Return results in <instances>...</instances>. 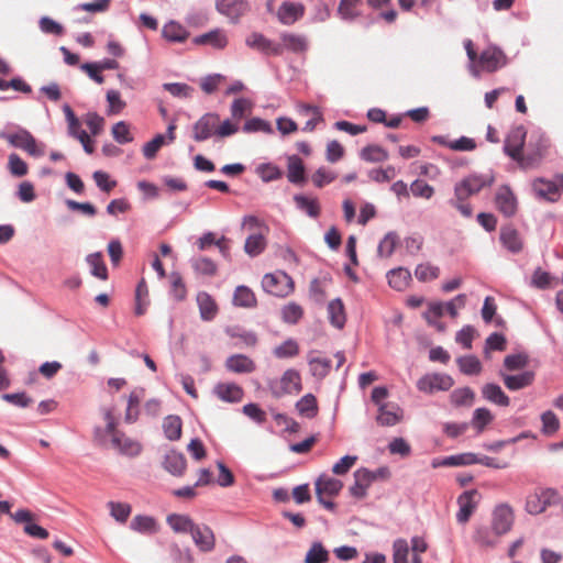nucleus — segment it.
I'll use <instances>...</instances> for the list:
<instances>
[{
	"instance_id": "39",
	"label": "nucleus",
	"mask_w": 563,
	"mask_h": 563,
	"mask_svg": "<svg viewBox=\"0 0 563 563\" xmlns=\"http://www.w3.org/2000/svg\"><path fill=\"white\" fill-rule=\"evenodd\" d=\"M533 190L539 197L551 201H554L558 196V185L555 181H549L541 178L534 180Z\"/></svg>"
},
{
	"instance_id": "31",
	"label": "nucleus",
	"mask_w": 563,
	"mask_h": 563,
	"mask_svg": "<svg viewBox=\"0 0 563 563\" xmlns=\"http://www.w3.org/2000/svg\"><path fill=\"white\" fill-rule=\"evenodd\" d=\"M328 314L333 327L342 329L345 324L346 317L344 306L341 299L336 298L329 302Z\"/></svg>"
},
{
	"instance_id": "57",
	"label": "nucleus",
	"mask_w": 563,
	"mask_h": 563,
	"mask_svg": "<svg viewBox=\"0 0 563 563\" xmlns=\"http://www.w3.org/2000/svg\"><path fill=\"white\" fill-rule=\"evenodd\" d=\"M362 2V0H341L338 12L344 20H354L358 14L355 8Z\"/></svg>"
},
{
	"instance_id": "17",
	"label": "nucleus",
	"mask_w": 563,
	"mask_h": 563,
	"mask_svg": "<svg viewBox=\"0 0 563 563\" xmlns=\"http://www.w3.org/2000/svg\"><path fill=\"white\" fill-rule=\"evenodd\" d=\"M213 394L222 401L236 404L242 400L244 391L235 383H219L214 386Z\"/></svg>"
},
{
	"instance_id": "8",
	"label": "nucleus",
	"mask_w": 563,
	"mask_h": 563,
	"mask_svg": "<svg viewBox=\"0 0 563 563\" xmlns=\"http://www.w3.org/2000/svg\"><path fill=\"white\" fill-rule=\"evenodd\" d=\"M514 510L507 504L498 505L493 511L492 528L497 537L509 532L514 526Z\"/></svg>"
},
{
	"instance_id": "2",
	"label": "nucleus",
	"mask_w": 563,
	"mask_h": 563,
	"mask_svg": "<svg viewBox=\"0 0 563 563\" xmlns=\"http://www.w3.org/2000/svg\"><path fill=\"white\" fill-rule=\"evenodd\" d=\"M550 146V139L545 134L533 132L530 135L525 157L521 158V168L530 169L539 166L542 159L548 155Z\"/></svg>"
},
{
	"instance_id": "48",
	"label": "nucleus",
	"mask_w": 563,
	"mask_h": 563,
	"mask_svg": "<svg viewBox=\"0 0 563 563\" xmlns=\"http://www.w3.org/2000/svg\"><path fill=\"white\" fill-rule=\"evenodd\" d=\"M399 238L396 232H388L384 239L379 242L377 247V254L379 257H389L394 253Z\"/></svg>"
},
{
	"instance_id": "34",
	"label": "nucleus",
	"mask_w": 563,
	"mask_h": 563,
	"mask_svg": "<svg viewBox=\"0 0 563 563\" xmlns=\"http://www.w3.org/2000/svg\"><path fill=\"white\" fill-rule=\"evenodd\" d=\"M296 206L301 211L306 212L310 218H318L320 216V205L317 198H309L303 195H296L294 197Z\"/></svg>"
},
{
	"instance_id": "15",
	"label": "nucleus",
	"mask_w": 563,
	"mask_h": 563,
	"mask_svg": "<svg viewBox=\"0 0 563 563\" xmlns=\"http://www.w3.org/2000/svg\"><path fill=\"white\" fill-rule=\"evenodd\" d=\"M245 43L249 47L266 55L279 56L283 54V46L268 40L262 33H251L246 37Z\"/></svg>"
},
{
	"instance_id": "50",
	"label": "nucleus",
	"mask_w": 563,
	"mask_h": 563,
	"mask_svg": "<svg viewBox=\"0 0 563 563\" xmlns=\"http://www.w3.org/2000/svg\"><path fill=\"white\" fill-rule=\"evenodd\" d=\"M439 275L440 268L430 263L419 264L415 269L416 278L422 283L437 279Z\"/></svg>"
},
{
	"instance_id": "10",
	"label": "nucleus",
	"mask_w": 563,
	"mask_h": 563,
	"mask_svg": "<svg viewBox=\"0 0 563 563\" xmlns=\"http://www.w3.org/2000/svg\"><path fill=\"white\" fill-rule=\"evenodd\" d=\"M454 385V380L446 374H427L417 382V388L420 391L432 394L438 390H449Z\"/></svg>"
},
{
	"instance_id": "62",
	"label": "nucleus",
	"mask_w": 563,
	"mask_h": 563,
	"mask_svg": "<svg viewBox=\"0 0 563 563\" xmlns=\"http://www.w3.org/2000/svg\"><path fill=\"white\" fill-rule=\"evenodd\" d=\"M257 174L265 183L273 181L282 177L280 169L272 164H261L257 167Z\"/></svg>"
},
{
	"instance_id": "44",
	"label": "nucleus",
	"mask_w": 563,
	"mask_h": 563,
	"mask_svg": "<svg viewBox=\"0 0 563 563\" xmlns=\"http://www.w3.org/2000/svg\"><path fill=\"white\" fill-rule=\"evenodd\" d=\"M167 522L175 532H190L195 526L188 516L177 514L169 515Z\"/></svg>"
},
{
	"instance_id": "6",
	"label": "nucleus",
	"mask_w": 563,
	"mask_h": 563,
	"mask_svg": "<svg viewBox=\"0 0 563 563\" xmlns=\"http://www.w3.org/2000/svg\"><path fill=\"white\" fill-rule=\"evenodd\" d=\"M527 131L522 125L512 128L505 139L504 151L518 163L521 168V158L525 157L522 152L526 142Z\"/></svg>"
},
{
	"instance_id": "24",
	"label": "nucleus",
	"mask_w": 563,
	"mask_h": 563,
	"mask_svg": "<svg viewBox=\"0 0 563 563\" xmlns=\"http://www.w3.org/2000/svg\"><path fill=\"white\" fill-rule=\"evenodd\" d=\"M187 462L183 453L170 451L165 455L164 467L174 476H183L186 471Z\"/></svg>"
},
{
	"instance_id": "21",
	"label": "nucleus",
	"mask_w": 563,
	"mask_h": 563,
	"mask_svg": "<svg viewBox=\"0 0 563 563\" xmlns=\"http://www.w3.org/2000/svg\"><path fill=\"white\" fill-rule=\"evenodd\" d=\"M190 533L194 542L201 551L208 552L214 548V536L209 527L195 525Z\"/></svg>"
},
{
	"instance_id": "33",
	"label": "nucleus",
	"mask_w": 563,
	"mask_h": 563,
	"mask_svg": "<svg viewBox=\"0 0 563 563\" xmlns=\"http://www.w3.org/2000/svg\"><path fill=\"white\" fill-rule=\"evenodd\" d=\"M498 538L493 528L478 527L476 528L473 540L481 548H494L498 543Z\"/></svg>"
},
{
	"instance_id": "43",
	"label": "nucleus",
	"mask_w": 563,
	"mask_h": 563,
	"mask_svg": "<svg viewBox=\"0 0 563 563\" xmlns=\"http://www.w3.org/2000/svg\"><path fill=\"white\" fill-rule=\"evenodd\" d=\"M107 507L110 516L119 523H125L132 511V507L126 503L109 501Z\"/></svg>"
},
{
	"instance_id": "53",
	"label": "nucleus",
	"mask_w": 563,
	"mask_h": 563,
	"mask_svg": "<svg viewBox=\"0 0 563 563\" xmlns=\"http://www.w3.org/2000/svg\"><path fill=\"white\" fill-rule=\"evenodd\" d=\"M299 353V346L292 339L284 341L274 350V355L278 358L294 357Z\"/></svg>"
},
{
	"instance_id": "3",
	"label": "nucleus",
	"mask_w": 563,
	"mask_h": 563,
	"mask_svg": "<svg viewBox=\"0 0 563 563\" xmlns=\"http://www.w3.org/2000/svg\"><path fill=\"white\" fill-rule=\"evenodd\" d=\"M262 287L271 295L286 297L294 291V280L287 273L276 271L264 275Z\"/></svg>"
},
{
	"instance_id": "51",
	"label": "nucleus",
	"mask_w": 563,
	"mask_h": 563,
	"mask_svg": "<svg viewBox=\"0 0 563 563\" xmlns=\"http://www.w3.org/2000/svg\"><path fill=\"white\" fill-rule=\"evenodd\" d=\"M541 422H542V433L550 437L553 435L560 428V421L556 415L551 411H544L541 415Z\"/></svg>"
},
{
	"instance_id": "47",
	"label": "nucleus",
	"mask_w": 563,
	"mask_h": 563,
	"mask_svg": "<svg viewBox=\"0 0 563 563\" xmlns=\"http://www.w3.org/2000/svg\"><path fill=\"white\" fill-rule=\"evenodd\" d=\"M460 371L465 375H476L482 371L479 360L474 355L461 356L457 358Z\"/></svg>"
},
{
	"instance_id": "37",
	"label": "nucleus",
	"mask_w": 563,
	"mask_h": 563,
	"mask_svg": "<svg viewBox=\"0 0 563 563\" xmlns=\"http://www.w3.org/2000/svg\"><path fill=\"white\" fill-rule=\"evenodd\" d=\"M296 409L298 412L307 418H314L318 415L317 399L312 394H307L301 397L297 404Z\"/></svg>"
},
{
	"instance_id": "63",
	"label": "nucleus",
	"mask_w": 563,
	"mask_h": 563,
	"mask_svg": "<svg viewBox=\"0 0 563 563\" xmlns=\"http://www.w3.org/2000/svg\"><path fill=\"white\" fill-rule=\"evenodd\" d=\"M251 109V102L245 98H238L231 106V115L234 121H240Z\"/></svg>"
},
{
	"instance_id": "11",
	"label": "nucleus",
	"mask_w": 563,
	"mask_h": 563,
	"mask_svg": "<svg viewBox=\"0 0 563 563\" xmlns=\"http://www.w3.org/2000/svg\"><path fill=\"white\" fill-rule=\"evenodd\" d=\"M7 140L12 146L21 148L32 156L38 157L44 154L43 146L38 145L34 136L26 130L9 134Z\"/></svg>"
},
{
	"instance_id": "40",
	"label": "nucleus",
	"mask_w": 563,
	"mask_h": 563,
	"mask_svg": "<svg viewBox=\"0 0 563 563\" xmlns=\"http://www.w3.org/2000/svg\"><path fill=\"white\" fill-rule=\"evenodd\" d=\"M433 141L438 142L442 145H445L453 151L464 152V151H473L476 148L475 141L473 139H470L466 136H461L460 139L452 141V142H446L443 136H434Z\"/></svg>"
},
{
	"instance_id": "4",
	"label": "nucleus",
	"mask_w": 563,
	"mask_h": 563,
	"mask_svg": "<svg viewBox=\"0 0 563 563\" xmlns=\"http://www.w3.org/2000/svg\"><path fill=\"white\" fill-rule=\"evenodd\" d=\"M560 501V495L554 488H539L531 493L526 500V510L530 515H540L551 505Z\"/></svg>"
},
{
	"instance_id": "14",
	"label": "nucleus",
	"mask_w": 563,
	"mask_h": 563,
	"mask_svg": "<svg viewBox=\"0 0 563 563\" xmlns=\"http://www.w3.org/2000/svg\"><path fill=\"white\" fill-rule=\"evenodd\" d=\"M506 63V56L504 52L496 47L490 46L482 52L478 58V66L482 70L493 73L498 68L503 67Z\"/></svg>"
},
{
	"instance_id": "13",
	"label": "nucleus",
	"mask_w": 563,
	"mask_h": 563,
	"mask_svg": "<svg viewBox=\"0 0 563 563\" xmlns=\"http://www.w3.org/2000/svg\"><path fill=\"white\" fill-rule=\"evenodd\" d=\"M495 205L498 211L507 218L516 213L517 198L508 185H503L497 189Z\"/></svg>"
},
{
	"instance_id": "16",
	"label": "nucleus",
	"mask_w": 563,
	"mask_h": 563,
	"mask_svg": "<svg viewBox=\"0 0 563 563\" xmlns=\"http://www.w3.org/2000/svg\"><path fill=\"white\" fill-rule=\"evenodd\" d=\"M278 44L283 46V52L287 49L294 54H305L309 49V40L303 34L283 32Z\"/></svg>"
},
{
	"instance_id": "64",
	"label": "nucleus",
	"mask_w": 563,
	"mask_h": 563,
	"mask_svg": "<svg viewBox=\"0 0 563 563\" xmlns=\"http://www.w3.org/2000/svg\"><path fill=\"white\" fill-rule=\"evenodd\" d=\"M410 190L415 197H421L424 199H430L434 194V189L432 186L419 179L415 180L411 184Z\"/></svg>"
},
{
	"instance_id": "26",
	"label": "nucleus",
	"mask_w": 563,
	"mask_h": 563,
	"mask_svg": "<svg viewBox=\"0 0 563 563\" xmlns=\"http://www.w3.org/2000/svg\"><path fill=\"white\" fill-rule=\"evenodd\" d=\"M162 36L168 42L184 43L188 38L189 32L178 22L169 21L163 26Z\"/></svg>"
},
{
	"instance_id": "58",
	"label": "nucleus",
	"mask_w": 563,
	"mask_h": 563,
	"mask_svg": "<svg viewBox=\"0 0 563 563\" xmlns=\"http://www.w3.org/2000/svg\"><path fill=\"white\" fill-rule=\"evenodd\" d=\"M493 420V415L486 408H477L474 411L472 424L474 428L482 432L484 428L489 424Z\"/></svg>"
},
{
	"instance_id": "55",
	"label": "nucleus",
	"mask_w": 563,
	"mask_h": 563,
	"mask_svg": "<svg viewBox=\"0 0 563 563\" xmlns=\"http://www.w3.org/2000/svg\"><path fill=\"white\" fill-rule=\"evenodd\" d=\"M409 547L406 540L397 539L393 544V563H408Z\"/></svg>"
},
{
	"instance_id": "60",
	"label": "nucleus",
	"mask_w": 563,
	"mask_h": 563,
	"mask_svg": "<svg viewBox=\"0 0 563 563\" xmlns=\"http://www.w3.org/2000/svg\"><path fill=\"white\" fill-rule=\"evenodd\" d=\"M9 169L13 176L22 177L27 174V164L15 153L9 155Z\"/></svg>"
},
{
	"instance_id": "9",
	"label": "nucleus",
	"mask_w": 563,
	"mask_h": 563,
	"mask_svg": "<svg viewBox=\"0 0 563 563\" xmlns=\"http://www.w3.org/2000/svg\"><path fill=\"white\" fill-rule=\"evenodd\" d=\"M218 123L219 114L213 112L203 114L192 126V139L196 142H203L211 136L217 137Z\"/></svg>"
},
{
	"instance_id": "22",
	"label": "nucleus",
	"mask_w": 563,
	"mask_h": 563,
	"mask_svg": "<svg viewBox=\"0 0 563 563\" xmlns=\"http://www.w3.org/2000/svg\"><path fill=\"white\" fill-rule=\"evenodd\" d=\"M196 45H210L213 48H224L228 44V37L224 31L214 29L208 33L198 35L194 38Z\"/></svg>"
},
{
	"instance_id": "36",
	"label": "nucleus",
	"mask_w": 563,
	"mask_h": 563,
	"mask_svg": "<svg viewBox=\"0 0 563 563\" xmlns=\"http://www.w3.org/2000/svg\"><path fill=\"white\" fill-rule=\"evenodd\" d=\"M181 419L178 416H167L163 421L165 437L170 441L179 440L181 437Z\"/></svg>"
},
{
	"instance_id": "56",
	"label": "nucleus",
	"mask_w": 563,
	"mask_h": 563,
	"mask_svg": "<svg viewBox=\"0 0 563 563\" xmlns=\"http://www.w3.org/2000/svg\"><path fill=\"white\" fill-rule=\"evenodd\" d=\"M163 88L177 98H190L194 91L189 85L183 82H167Z\"/></svg>"
},
{
	"instance_id": "41",
	"label": "nucleus",
	"mask_w": 563,
	"mask_h": 563,
	"mask_svg": "<svg viewBox=\"0 0 563 563\" xmlns=\"http://www.w3.org/2000/svg\"><path fill=\"white\" fill-rule=\"evenodd\" d=\"M197 301L199 305L201 318L203 320L213 319L217 312V306L211 296L207 292H199L197 296Z\"/></svg>"
},
{
	"instance_id": "52",
	"label": "nucleus",
	"mask_w": 563,
	"mask_h": 563,
	"mask_svg": "<svg viewBox=\"0 0 563 563\" xmlns=\"http://www.w3.org/2000/svg\"><path fill=\"white\" fill-rule=\"evenodd\" d=\"M192 268L197 274L213 276L217 273V265L208 257H198L191 261Z\"/></svg>"
},
{
	"instance_id": "32",
	"label": "nucleus",
	"mask_w": 563,
	"mask_h": 563,
	"mask_svg": "<svg viewBox=\"0 0 563 563\" xmlns=\"http://www.w3.org/2000/svg\"><path fill=\"white\" fill-rule=\"evenodd\" d=\"M483 397L488 401H492L498 406H508L509 397L503 391L497 384H486L482 389Z\"/></svg>"
},
{
	"instance_id": "27",
	"label": "nucleus",
	"mask_w": 563,
	"mask_h": 563,
	"mask_svg": "<svg viewBox=\"0 0 563 563\" xmlns=\"http://www.w3.org/2000/svg\"><path fill=\"white\" fill-rule=\"evenodd\" d=\"M266 239L265 234L262 230L258 232L251 233L244 243V251L245 253L251 256L255 257L264 252L266 249Z\"/></svg>"
},
{
	"instance_id": "45",
	"label": "nucleus",
	"mask_w": 563,
	"mask_h": 563,
	"mask_svg": "<svg viewBox=\"0 0 563 563\" xmlns=\"http://www.w3.org/2000/svg\"><path fill=\"white\" fill-rule=\"evenodd\" d=\"M309 367L312 376L322 379L331 369V360L324 357H310Z\"/></svg>"
},
{
	"instance_id": "20",
	"label": "nucleus",
	"mask_w": 563,
	"mask_h": 563,
	"mask_svg": "<svg viewBox=\"0 0 563 563\" xmlns=\"http://www.w3.org/2000/svg\"><path fill=\"white\" fill-rule=\"evenodd\" d=\"M225 368L236 374H250L256 369L255 362L244 354H234L227 358Z\"/></svg>"
},
{
	"instance_id": "59",
	"label": "nucleus",
	"mask_w": 563,
	"mask_h": 563,
	"mask_svg": "<svg viewBox=\"0 0 563 563\" xmlns=\"http://www.w3.org/2000/svg\"><path fill=\"white\" fill-rule=\"evenodd\" d=\"M335 178L336 174L324 167L318 168L311 177L312 183L318 188H322L323 186L332 183Z\"/></svg>"
},
{
	"instance_id": "29",
	"label": "nucleus",
	"mask_w": 563,
	"mask_h": 563,
	"mask_svg": "<svg viewBox=\"0 0 563 563\" xmlns=\"http://www.w3.org/2000/svg\"><path fill=\"white\" fill-rule=\"evenodd\" d=\"M343 484L336 478L321 475L316 481V495L324 494L327 496H334L340 493Z\"/></svg>"
},
{
	"instance_id": "49",
	"label": "nucleus",
	"mask_w": 563,
	"mask_h": 563,
	"mask_svg": "<svg viewBox=\"0 0 563 563\" xmlns=\"http://www.w3.org/2000/svg\"><path fill=\"white\" fill-rule=\"evenodd\" d=\"M303 316V309L296 302H289L282 309V319L289 324H296Z\"/></svg>"
},
{
	"instance_id": "61",
	"label": "nucleus",
	"mask_w": 563,
	"mask_h": 563,
	"mask_svg": "<svg viewBox=\"0 0 563 563\" xmlns=\"http://www.w3.org/2000/svg\"><path fill=\"white\" fill-rule=\"evenodd\" d=\"M451 401L455 406H463L471 404L474 399V391L468 387L457 388L451 394Z\"/></svg>"
},
{
	"instance_id": "42",
	"label": "nucleus",
	"mask_w": 563,
	"mask_h": 563,
	"mask_svg": "<svg viewBox=\"0 0 563 563\" xmlns=\"http://www.w3.org/2000/svg\"><path fill=\"white\" fill-rule=\"evenodd\" d=\"M329 551L319 541L313 542L308 550L305 563H327L329 561Z\"/></svg>"
},
{
	"instance_id": "46",
	"label": "nucleus",
	"mask_w": 563,
	"mask_h": 563,
	"mask_svg": "<svg viewBox=\"0 0 563 563\" xmlns=\"http://www.w3.org/2000/svg\"><path fill=\"white\" fill-rule=\"evenodd\" d=\"M233 302L240 307H253L256 303L253 291L246 286L236 287L233 296Z\"/></svg>"
},
{
	"instance_id": "35",
	"label": "nucleus",
	"mask_w": 563,
	"mask_h": 563,
	"mask_svg": "<svg viewBox=\"0 0 563 563\" xmlns=\"http://www.w3.org/2000/svg\"><path fill=\"white\" fill-rule=\"evenodd\" d=\"M88 265L90 266V273L95 277L107 280L108 279V268L103 261V256L100 252L89 254L86 258Z\"/></svg>"
},
{
	"instance_id": "54",
	"label": "nucleus",
	"mask_w": 563,
	"mask_h": 563,
	"mask_svg": "<svg viewBox=\"0 0 563 563\" xmlns=\"http://www.w3.org/2000/svg\"><path fill=\"white\" fill-rule=\"evenodd\" d=\"M301 112H305L306 114L312 113L313 117L308 120L303 126V131L306 132H312L316 129V125L323 120L322 113L319 110L318 107L310 106V104H302L300 106Z\"/></svg>"
},
{
	"instance_id": "1",
	"label": "nucleus",
	"mask_w": 563,
	"mask_h": 563,
	"mask_svg": "<svg viewBox=\"0 0 563 563\" xmlns=\"http://www.w3.org/2000/svg\"><path fill=\"white\" fill-rule=\"evenodd\" d=\"M494 177L488 175H470L456 183L454 186V198L450 200V205L456 208L465 218L473 214L472 206L467 199L478 194L483 188L493 184Z\"/></svg>"
},
{
	"instance_id": "5",
	"label": "nucleus",
	"mask_w": 563,
	"mask_h": 563,
	"mask_svg": "<svg viewBox=\"0 0 563 563\" xmlns=\"http://www.w3.org/2000/svg\"><path fill=\"white\" fill-rule=\"evenodd\" d=\"M268 387L275 398L298 394L301 390V378L296 369L290 368L279 379L271 380Z\"/></svg>"
},
{
	"instance_id": "18",
	"label": "nucleus",
	"mask_w": 563,
	"mask_h": 563,
	"mask_svg": "<svg viewBox=\"0 0 563 563\" xmlns=\"http://www.w3.org/2000/svg\"><path fill=\"white\" fill-rule=\"evenodd\" d=\"M305 7L301 3L285 1L280 4L277 16L282 24L291 25L303 16Z\"/></svg>"
},
{
	"instance_id": "19",
	"label": "nucleus",
	"mask_w": 563,
	"mask_h": 563,
	"mask_svg": "<svg viewBox=\"0 0 563 563\" xmlns=\"http://www.w3.org/2000/svg\"><path fill=\"white\" fill-rule=\"evenodd\" d=\"M402 418V410L396 404H383L378 407L376 420L380 426H395Z\"/></svg>"
},
{
	"instance_id": "7",
	"label": "nucleus",
	"mask_w": 563,
	"mask_h": 563,
	"mask_svg": "<svg viewBox=\"0 0 563 563\" xmlns=\"http://www.w3.org/2000/svg\"><path fill=\"white\" fill-rule=\"evenodd\" d=\"M481 500V494L477 489L465 490L457 497L459 511L456 512V520L459 523H466Z\"/></svg>"
},
{
	"instance_id": "28",
	"label": "nucleus",
	"mask_w": 563,
	"mask_h": 563,
	"mask_svg": "<svg viewBox=\"0 0 563 563\" xmlns=\"http://www.w3.org/2000/svg\"><path fill=\"white\" fill-rule=\"evenodd\" d=\"M505 386L510 390H519L528 387L534 379V373L526 371L517 375H504L501 374Z\"/></svg>"
},
{
	"instance_id": "30",
	"label": "nucleus",
	"mask_w": 563,
	"mask_h": 563,
	"mask_svg": "<svg viewBox=\"0 0 563 563\" xmlns=\"http://www.w3.org/2000/svg\"><path fill=\"white\" fill-rule=\"evenodd\" d=\"M287 178L291 184H301L305 181V166L300 157L291 155L287 163Z\"/></svg>"
},
{
	"instance_id": "12",
	"label": "nucleus",
	"mask_w": 563,
	"mask_h": 563,
	"mask_svg": "<svg viewBox=\"0 0 563 563\" xmlns=\"http://www.w3.org/2000/svg\"><path fill=\"white\" fill-rule=\"evenodd\" d=\"M216 9L231 23H238L250 11V3L246 0H217Z\"/></svg>"
},
{
	"instance_id": "25",
	"label": "nucleus",
	"mask_w": 563,
	"mask_h": 563,
	"mask_svg": "<svg viewBox=\"0 0 563 563\" xmlns=\"http://www.w3.org/2000/svg\"><path fill=\"white\" fill-rule=\"evenodd\" d=\"M388 284L391 288L402 291L411 282V273L405 267H398L387 273Z\"/></svg>"
},
{
	"instance_id": "38",
	"label": "nucleus",
	"mask_w": 563,
	"mask_h": 563,
	"mask_svg": "<svg viewBox=\"0 0 563 563\" xmlns=\"http://www.w3.org/2000/svg\"><path fill=\"white\" fill-rule=\"evenodd\" d=\"M360 157L368 163H380L387 161L389 155L379 145H367L361 150Z\"/></svg>"
},
{
	"instance_id": "23",
	"label": "nucleus",
	"mask_w": 563,
	"mask_h": 563,
	"mask_svg": "<svg viewBox=\"0 0 563 563\" xmlns=\"http://www.w3.org/2000/svg\"><path fill=\"white\" fill-rule=\"evenodd\" d=\"M499 239L504 247L511 253H519L523 249L519 232L510 225L501 228Z\"/></svg>"
}]
</instances>
